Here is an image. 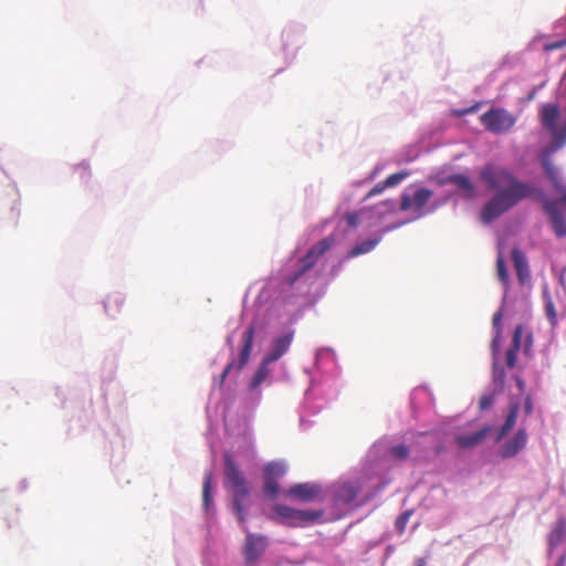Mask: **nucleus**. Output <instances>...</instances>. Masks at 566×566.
Wrapping results in <instances>:
<instances>
[{
    "label": "nucleus",
    "mask_w": 566,
    "mask_h": 566,
    "mask_svg": "<svg viewBox=\"0 0 566 566\" xmlns=\"http://www.w3.org/2000/svg\"><path fill=\"white\" fill-rule=\"evenodd\" d=\"M527 343H528V344H526V345H525V347H526V348H527V347L531 345V343H532V336H531V335H528V336H527Z\"/></svg>",
    "instance_id": "c03bdc74"
},
{
    "label": "nucleus",
    "mask_w": 566,
    "mask_h": 566,
    "mask_svg": "<svg viewBox=\"0 0 566 566\" xmlns=\"http://www.w3.org/2000/svg\"><path fill=\"white\" fill-rule=\"evenodd\" d=\"M285 472L286 468L281 462H270L263 468L264 479L279 480Z\"/></svg>",
    "instance_id": "b1692460"
},
{
    "label": "nucleus",
    "mask_w": 566,
    "mask_h": 566,
    "mask_svg": "<svg viewBox=\"0 0 566 566\" xmlns=\"http://www.w3.org/2000/svg\"><path fill=\"white\" fill-rule=\"evenodd\" d=\"M524 411L526 415H531L532 411H533V403H532V400L530 397H527L525 399V402H524Z\"/></svg>",
    "instance_id": "ea45409f"
},
{
    "label": "nucleus",
    "mask_w": 566,
    "mask_h": 566,
    "mask_svg": "<svg viewBox=\"0 0 566 566\" xmlns=\"http://www.w3.org/2000/svg\"><path fill=\"white\" fill-rule=\"evenodd\" d=\"M254 333H255V327L252 324L243 333V346L240 350L239 361L237 364L238 370L242 369L249 361L252 346H253Z\"/></svg>",
    "instance_id": "dca6fc26"
},
{
    "label": "nucleus",
    "mask_w": 566,
    "mask_h": 566,
    "mask_svg": "<svg viewBox=\"0 0 566 566\" xmlns=\"http://www.w3.org/2000/svg\"><path fill=\"white\" fill-rule=\"evenodd\" d=\"M560 192H563L562 201L566 205V191L562 190Z\"/></svg>",
    "instance_id": "37998d69"
},
{
    "label": "nucleus",
    "mask_w": 566,
    "mask_h": 566,
    "mask_svg": "<svg viewBox=\"0 0 566 566\" xmlns=\"http://www.w3.org/2000/svg\"><path fill=\"white\" fill-rule=\"evenodd\" d=\"M389 453L394 459L405 461L409 458L410 451L405 444H396L389 449Z\"/></svg>",
    "instance_id": "cd10ccee"
},
{
    "label": "nucleus",
    "mask_w": 566,
    "mask_h": 566,
    "mask_svg": "<svg viewBox=\"0 0 566 566\" xmlns=\"http://www.w3.org/2000/svg\"><path fill=\"white\" fill-rule=\"evenodd\" d=\"M432 195V191L427 188H418L412 195L403 193L401 196L400 209L402 211L420 212Z\"/></svg>",
    "instance_id": "6e6552de"
},
{
    "label": "nucleus",
    "mask_w": 566,
    "mask_h": 566,
    "mask_svg": "<svg viewBox=\"0 0 566 566\" xmlns=\"http://www.w3.org/2000/svg\"><path fill=\"white\" fill-rule=\"evenodd\" d=\"M520 349H516V348H513V347H510L506 352V365L509 368H513L516 364V360H517V353H518Z\"/></svg>",
    "instance_id": "473e14b6"
},
{
    "label": "nucleus",
    "mask_w": 566,
    "mask_h": 566,
    "mask_svg": "<svg viewBox=\"0 0 566 566\" xmlns=\"http://www.w3.org/2000/svg\"><path fill=\"white\" fill-rule=\"evenodd\" d=\"M270 364H272V361H266V358L264 357L251 380V389L258 388L270 376Z\"/></svg>",
    "instance_id": "5701e85b"
},
{
    "label": "nucleus",
    "mask_w": 566,
    "mask_h": 566,
    "mask_svg": "<svg viewBox=\"0 0 566 566\" xmlns=\"http://www.w3.org/2000/svg\"><path fill=\"white\" fill-rule=\"evenodd\" d=\"M527 443V433L525 429H518L512 439L507 440L500 449V455L503 459L515 457Z\"/></svg>",
    "instance_id": "9d476101"
},
{
    "label": "nucleus",
    "mask_w": 566,
    "mask_h": 566,
    "mask_svg": "<svg viewBox=\"0 0 566 566\" xmlns=\"http://www.w3.org/2000/svg\"><path fill=\"white\" fill-rule=\"evenodd\" d=\"M293 332L280 336L273 340L270 353L265 356L266 361L279 360L290 348L293 340Z\"/></svg>",
    "instance_id": "2eb2a0df"
},
{
    "label": "nucleus",
    "mask_w": 566,
    "mask_h": 566,
    "mask_svg": "<svg viewBox=\"0 0 566 566\" xmlns=\"http://www.w3.org/2000/svg\"><path fill=\"white\" fill-rule=\"evenodd\" d=\"M322 493V488L317 483H298L289 488L284 494L296 501L308 503L316 500Z\"/></svg>",
    "instance_id": "0eeeda50"
},
{
    "label": "nucleus",
    "mask_w": 566,
    "mask_h": 566,
    "mask_svg": "<svg viewBox=\"0 0 566 566\" xmlns=\"http://www.w3.org/2000/svg\"><path fill=\"white\" fill-rule=\"evenodd\" d=\"M224 475L226 485L232 491L233 510L237 514L239 523L243 524L245 522L243 502L249 495V489L243 474L238 469L235 462L229 453L224 455Z\"/></svg>",
    "instance_id": "f03ea898"
},
{
    "label": "nucleus",
    "mask_w": 566,
    "mask_h": 566,
    "mask_svg": "<svg viewBox=\"0 0 566 566\" xmlns=\"http://www.w3.org/2000/svg\"><path fill=\"white\" fill-rule=\"evenodd\" d=\"M266 542L262 536L248 534L244 545V556L248 563L255 562L263 553Z\"/></svg>",
    "instance_id": "4468645a"
},
{
    "label": "nucleus",
    "mask_w": 566,
    "mask_h": 566,
    "mask_svg": "<svg viewBox=\"0 0 566 566\" xmlns=\"http://www.w3.org/2000/svg\"><path fill=\"white\" fill-rule=\"evenodd\" d=\"M124 306V295L119 292H114L107 295L104 302V308L107 315L115 316L120 313Z\"/></svg>",
    "instance_id": "6ab92c4d"
},
{
    "label": "nucleus",
    "mask_w": 566,
    "mask_h": 566,
    "mask_svg": "<svg viewBox=\"0 0 566 566\" xmlns=\"http://www.w3.org/2000/svg\"><path fill=\"white\" fill-rule=\"evenodd\" d=\"M439 185H455L460 190H462L467 198L472 199L475 196L474 186L471 182L470 178L463 174H454L447 176L444 178L439 179Z\"/></svg>",
    "instance_id": "ddd939ff"
},
{
    "label": "nucleus",
    "mask_w": 566,
    "mask_h": 566,
    "mask_svg": "<svg viewBox=\"0 0 566 566\" xmlns=\"http://www.w3.org/2000/svg\"><path fill=\"white\" fill-rule=\"evenodd\" d=\"M411 515V512H405L402 513L396 521V527L399 532H403L406 524L409 521V517Z\"/></svg>",
    "instance_id": "72a5a7b5"
},
{
    "label": "nucleus",
    "mask_w": 566,
    "mask_h": 566,
    "mask_svg": "<svg viewBox=\"0 0 566 566\" xmlns=\"http://www.w3.org/2000/svg\"><path fill=\"white\" fill-rule=\"evenodd\" d=\"M546 315L552 323V325L556 324V311L554 307V304L552 302H548L545 306Z\"/></svg>",
    "instance_id": "c9c22d12"
},
{
    "label": "nucleus",
    "mask_w": 566,
    "mask_h": 566,
    "mask_svg": "<svg viewBox=\"0 0 566 566\" xmlns=\"http://www.w3.org/2000/svg\"><path fill=\"white\" fill-rule=\"evenodd\" d=\"M360 492V486L354 482L339 483L334 492V500L343 505L352 503Z\"/></svg>",
    "instance_id": "f8f14e48"
},
{
    "label": "nucleus",
    "mask_w": 566,
    "mask_h": 566,
    "mask_svg": "<svg viewBox=\"0 0 566 566\" xmlns=\"http://www.w3.org/2000/svg\"><path fill=\"white\" fill-rule=\"evenodd\" d=\"M496 274H497L499 280L504 285L509 284V271H507L502 251H499L497 259H496Z\"/></svg>",
    "instance_id": "bb28decb"
},
{
    "label": "nucleus",
    "mask_w": 566,
    "mask_h": 566,
    "mask_svg": "<svg viewBox=\"0 0 566 566\" xmlns=\"http://www.w3.org/2000/svg\"><path fill=\"white\" fill-rule=\"evenodd\" d=\"M490 432V427H483L476 432L470 434H460L455 437V443L460 449H470L480 444Z\"/></svg>",
    "instance_id": "f3484780"
},
{
    "label": "nucleus",
    "mask_w": 566,
    "mask_h": 566,
    "mask_svg": "<svg viewBox=\"0 0 566 566\" xmlns=\"http://www.w3.org/2000/svg\"><path fill=\"white\" fill-rule=\"evenodd\" d=\"M345 219L349 227H356L358 224V214L357 213H346Z\"/></svg>",
    "instance_id": "58836bf2"
},
{
    "label": "nucleus",
    "mask_w": 566,
    "mask_h": 566,
    "mask_svg": "<svg viewBox=\"0 0 566 566\" xmlns=\"http://www.w3.org/2000/svg\"><path fill=\"white\" fill-rule=\"evenodd\" d=\"M480 177L490 189L496 191L482 209L481 219L485 223L537 192L535 187L518 180L509 169L493 164L485 165L480 171Z\"/></svg>",
    "instance_id": "f257e3e1"
},
{
    "label": "nucleus",
    "mask_w": 566,
    "mask_h": 566,
    "mask_svg": "<svg viewBox=\"0 0 566 566\" xmlns=\"http://www.w3.org/2000/svg\"><path fill=\"white\" fill-rule=\"evenodd\" d=\"M409 176L408 171H400L392 175H389L384 181L389 187H395L399 185L403 179H406Z\"/></svg>",
    "instance_id": "c756f323"
},
{
    "label": "nucleus",
    "mask_w": 566,
    "mask_h": 566,
    "mask_svg": "<svg viewBox=\"0 0 566 566\" xmlns=\"http://www.w3.org/2000/svg\"><path fill=\"white\" fill-rule=\"evenodd\" d=\"M566 535V520L560 517L556 521L554 528L549 534V545L555 547L562 543Z\"/></svg>",
    "instance_id": "4be33fe9"
},
{
    "label": "nucleus",
    "mask_w": 566,
    "mask_h": 566,
    "mask_svg": "<svg viewBox=\"0 0 566 566\" xmlns=\"http://www.w3.org/2000/svg\"><path fill=\"white\" fill-rule=\"evenodd\" d=\"M263 492L268 497L274 499L280 492L277 480L264 479Z\"/></svg>",
    "instance_id": "c85d7f7f"
},
{
    "label": "nucleus",
    "mask_w": 566,
    "mask_h": 566,
    "mask_svg": "<svg viewBox=\"0 0 566 566\" xmlns=\"http://www.w3.org/2000/svg\"><path fill=\"white\" fill-rule=\"evenodd\" d=\"M544 210L549 216V221L553 227V230L555 234L558 238H563L566 235V220L562 213V211L558 209V205L556 201H544Z\"/></svg>",
    "instance_id": "1a4fd4ad"
},
{
    "label": "nucleus",
    "mask_w": 566,
    "mask_h": 566,
    "mask_svg": "<svg viewBox=\"0 0 566 566\" xmlns=\"http://www.w3.org/2000/svg\"><path fill=\"white\" fill-rule=\"evenodd\" d=\"M566 46V36L556 41H551L544 44V51L551 52L560 50Z\"/></svg>",
    "instance_id": "2f4dec72"
},
{
    "label": "nucleus",
    "mask_w": 566,
    "mask_h": 566,
    "mask_svg": "<svg viewBox=\"0 0 566 566\" xmlns=\"http://www.w3.org/2000/svg\"><path fill=\"white\" fill-rule=\"evenodd\" d=\"M493 402H494V395H492V394L483 395L480 399V409L486 410L493 405Z\"/></svg>",
    "instance_id": "f704fd0d"
},
{
    "label": "nucleus",
    "mask_w": 566,
    "mask_h": 566,
    "mask_svg": "<svg viewBox=\"0 0 566 566\" xmlns=\"http://www.w3.org/2000/svg\"><path fill=\"white\" fill-rule=\"evenodd\" d=\"M211 486H212V474L211 472L206 473L202 485V501L206 510H209L212 503L211 496Z\"/></svg>",
    "instance_id": "a878e982"
},
{
    "label": "nucleus",
    "mask_w": 566,
    "mask_h": 566,
    "mask_svg": "<svg viewBox=\"0 0 566 566\" xmlns=\"http://www.w3.org/2000/svg\"><path fill=\"white\" fill-rule=\"evenodd\" d=\"M559 116V108L557 104H545L542 107L541 119L542 124L553 136V140L548 146V154L555 153L566 145V120L563 129L558 130L556 127V122Z\"/></svg>",
    "instance_id": "20e7f679"
},
{
    "label": "nucleus",
    "mask_w": 566,
    "mask_h": 566,
    "mask_svg": "<svg viewBox=\"0 0 566 566\" xmlns=\"http://www.w3.org/2000/svg\"><path fill=\"white\" fill-rule=\"evenodd\" d=\"M387 188L385 181L377 184L367 195V197H374L381 193Z\"/></svg>",
    "instance_id": "4c0bfd02"
},
{
    "label": "nucleus",
    "mask_w": 566,
    "mask_h": 566,
    "mask_svg": "<svg viewBox=\"0 0 566 566\" xmlns=\"http://www.w3.org/2000/svg\"><path fill=\"white\" fill-rule=\"evenodd\" d=\"M512 261L516 272L517 280L521 284H526L531 281V271L526 255L520 248L515 247L512 250Z\"/></svg>",
    "instance_id": "9b49d317"
},
{
    "label": "nucleus",
    "mask_w": 566,
    "mask_h": 566,
    "mask_svg": "<svg viewBox=\"0 0 566 566\" xmlns=\"http://www.w3.org/2000/svg\"><path fill=\"white\" fill-rule=\"evenodd\" d=\"M76 172H78L81 176L82 175H90V170H88V167L84 164H81L78 165L76 168H75Z\"/></svg>",
    "instance_id": "a19ab883"
},
{
    "label": "nucleus",
    "mask_w": 566,
    "mask_h": 566,
    "mask_svg": "<svg viewBox=\"0 0 566 566\" xmlns=\"http://www.w3.org/2000/svg\"><path fill=\"white\" fill-rule=\"evenodd\" d=\"M378 239H368L356 244L349 252V258H355L364 253H368L377 245Z\"/></svg>",
    "instance_id": "393cba45"
},
{
    "label": "nucleus",
    "mask_w": 566,
    "mask_h": 566,
    "mask_svg": "<svg viewBox=\"0 0 566 566\" xmlns=\"http://www.w3.org/2000/svg\"><path fill=\"white\" fill-rule=\"evenodd\" d=\"M518 416V405L517 403H511L509 415L506 416V419L496 437V441H501L515 426L516 419Z\"/></svg>",
    "instance_id": "aec40b11"
},
{
    "label": "nucleus",
    "mask_w": 566,
    "mask_h": 566,
    "mask_svg": "<svg viewBox=\"0 0 566 566\" xmlns=\"http://www.w3.org/2000/svg\"><path fill=\"white\" fill-rule=\"evenodd\" d=\"M235 366V361L234 360H231L230 363H228V365L226 366V368L223 369L222 374L220 375V378H219V382H218V386L221 387L224 379L227 378V376L229 375V373L231 371V369Z\"/></svg>",
    "instance_id": "e433bc0d"
},
{
    "label": "nucleus",
    "mask_w": 566,
    "mask_h": 566,
    "mask_svg": "<svg viewBox=\"0 0 566 566\" xmlns=\"http://www.w3.org/2000/svg\"><path fill=\"white\" fill-rule=\"evenodd\" d=\"M523 326L517 325L514 329L511 347L520 349L522 346Z\"/></svg>",
    "instance_id": "7c9ffc66"
},
{
    "label": "nucleus",
    "mask_w": 566,
    "mask_h": 566,
    "mask_svg": "<svg viewBox=\"0 0 566 566\" xmlns=\"http://www.w3.org/2000/svg\"><path fill=\"white\" fill-rule=\"evenodd\" d=\"M547 151H548V146L542 151V155H541V161H542L544 171H545L546 176L548 177V179L553 182L554 187L558 191H562L563 187L559 181L557 169L555 168V166L553 165V163L551 160V156L553 153L548 154Z\"/></svg>",
    "instance_id": "a211bd4d"
},
{
    "label": "nucleus",
    "mask_w": 566,
    "mask_h": 566,
    "mask_svg": "<svg viewBox=\"0 0 566 566\" xmlns=\"http://www.w3.org/2000/svg\"><path fill=\"white\" fill-rule=\"evenodd\" d=\"M504 376H505V373H504V370H503V369H501V371H500V374H499V378H500V380H501V381H503Z\"/></svg>",
    "instance_id": "79ce46f5"
},
{
    "label": "nucleus",
    "mask_w": 566,
    "mask_h": 566,
    "mask_svg": "<svg viewBox=\"0 0 566 566\" xmlns=\"http://www.w3.org/2000/svg\"><path fill=\"white\" fill-rule=\"evenodd\" d=\"M334 242V238L328 235L313 245L298 261V269L293 274L287 275L285 282L289 285H293L305 272L314 268L318 258L328 251L333 247Z\"/></svg>",
    "instance_id": "39448f33"
},
{
    "label": "nucleus",
    "mask_w": 566,
    "mask_h": 566,
    "mask_svg": "<svg viewBox=\"0 0 566 566\" xmlns=\"http://www.w3.org/2000/svg\"><path fill=\"white\" fill-rule=\"evenodd\" d=\"M275 517L273 520L280 524L291 527H304L318 522L323 515V510H297L283 504L273 506Z\"/></svg>",
    "instance_id": "7ed1b4c3"
},
{
    "label": "nucleus",
    "mask_w": 566,
    "mask_h": 566,
    "mask_svg": "<svg viewBox=\"0 0 566 566\" xmlns=\"http://www.w3.org/2000/svg\"><path fill=\"white\" fill-rule=\"evenodd\" d=\"M482 125L491 133H507L515 124L516 118L504 108H491L480 117Z\"/></svg>",
    "instance_id": "423d86ee"
},
{
    "label": "nucleus",
    "mask_w": 566,
    "mask_h": 566,
    "mask_svg": "<svg viewBox=\"0 0 566 566\" xmlns=\"http://www.w3.org/2000/svg\"><path fill=\"white\" fill-rule=\"evenodd\" d=\"M502 317H503V312H502V310H499L496 313H494L493 318H492L494 337H493L491 347H492V352L494 355L499 352V348H500V340L502 337V323H501Z\"/></svg>",
    "instance_id": "412c9836"
}]
</instances>
